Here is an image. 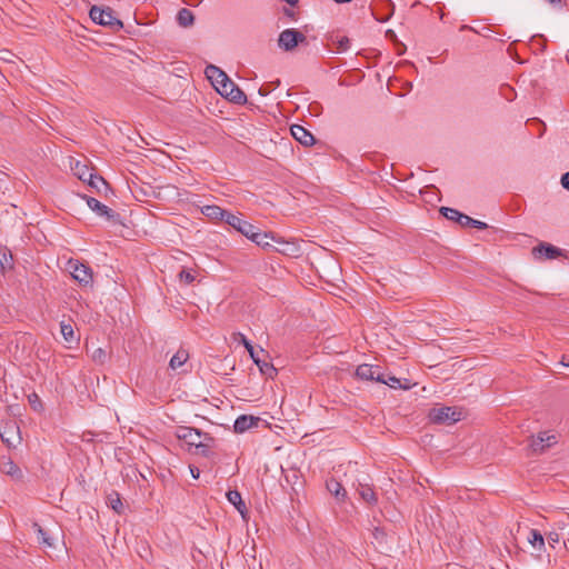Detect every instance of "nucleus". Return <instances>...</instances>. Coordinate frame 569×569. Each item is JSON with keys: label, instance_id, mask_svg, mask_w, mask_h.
I'll use <instances>...</instances> for the list:
<instances>
[{"label": "nucleus", "instance_id": "nucleus-54", "mask_svg": "<svg viewBox=\"0 0 569 569\" xmlns=\"http://www.w3.org/2000/svg\"><path fill=\"white\" fill-rule=\"evenodd\" d=\"M568 545H569V539L565 542L566 548H569Z\"/></svg>", "mask_w": 569, "mask_h": 569}, {"label": "nucleus", "instance_id": "nucleus-8", "mask_svg": "<svg viewBox=\"0 0 569 569\" xmlns=\"http://www.w3.org/2000/svg\"><path fill=\"white\" fill-rule=\"evenodd\" d=\"M0 437L8 448H16L22 440L19 426L16 421L3 423L0 429Z\"/></svg>", "mask_w": 569, "mask_h": 569}, {"label": "nucleus", "instance_id": "nucleus-39", "mask_svg": "<svg viewBox=\"0 0 569 569\" xmlns=\"http://www.w3.org/2000/svg\"><path fill=\"white\" fill-rule=\"evenodd\" d=\"M96 363L103 365L107 360V352L102 348H97L91 356Z\"/></svg>", "mask_w": 569, "mask_h": 569}, {"label": "nucleus", "instance_id": "nucleus-42", "mask_svg": "<svg viewBox=\"0 0 569 569\" xmlns=\"http://www.w3.org/2000/svg\"><path fill=\"white\" fill-rule=\"evenodd\" d=\"M547 540L550 547L555 548V545L559 542L560 536L556 531H551L547 535Z\"/></svg>", "mask_w": 569, "mask_h": 569}, {"label": "nucleus", "instance_id": "nucleus-31", "mask_svg": "<svg viewBox=\"0 0 569 569\" xmlns=\"http://www.w3.org/2000/svg\"><path fill=\"white\" fill-rule=\"evenodd\" d=\"M32 528L36 531L37 539L40 543H43L48 547L53 546L51 538L48 536V533L44 531V529L38 522H33Z\"/></svg>", "mask_w": 569, "mask_h": 569}, {"label": "nucleus", "instance_id": "nucleus-4", "mask_svg": "<svg viewBox=\"0 0 569 569\" xmlns=\"http://www.w3.org/2000/svg\"><path fill=\"white\" fill-rule=\"evenodd\" d=\"M439 211L445 218H447L448 220L458 222L461 227H470V228H476L479 230H485L488 228V224L486 222L473 219V218L460 212L457 209L449 208V207H441Z\"/></svg>", "mask_w": 569, "mask_h": 569}, {"label": "nucleus", "instance_id": "nucleus-45", "mask_svg": "<svg viewBox=\"0 0 569 569\" xmlns=\"http://www.w3.org/2000/svg\"><path fill=\"white\" fill-rule=\"evenodd\" d=\"M271 91V88H269V86H262L260 89H259V94L260 96H267L269 92Z\"/></svg>", "mask_w": 569, "mask_h": 569}, {"label": "nucleus", "instance_id": "nucleus-14", "mask_svg": "<svg viewBox=\"0 0 569 569\" xmlns=\"http://www.w3.org/2000/svg\"><path fill=\"white\" fill-rule=\"evenodd\" d=\"M248 239L263 250L272 251L274 249V246L269 242V240H272L273 242L276 240V234L273 232H262L257 228L253 233L248 236Z\"/></svg>", "mask_w": 569, "mask_h": 569}, {"label": "nucleus", "instance_id": "nucleus-38", "mask_svg": "<svg viewBox=\"0 0 569 569\" xmlns=\"http://www.w3.org/2000/svg\"><path fill=\"white\" fill-rule=\"evenodd\" d=\"M236 83L230 79V78H227L224 80V82H222L219 87H217V91L222 96V97H228L229 94V89L230 88H233Z\"/></svg>", "mask_w": 569, "mask_h": 569}, {"label": "nucleus", "instance_id": "nucleus-12", "mask_svg": "<svg viewBox=\"0 0 569 569\" xmlns=\"http://www.w3.org/2000/svg\"><path fill=\"white\" fill-rule=\"evenodd\" d=\"M556 442V436L549 435L546 431L539 432L537 437H531L530 449L533 453H542Z\"/></svg>", "mask_w": 569, "mask_h": 569}, {"label": "nucleus", "instance_id": "nucleus-49", "mask_svg": "<svg viewBox=\"0 0 569 569\" xmlns=\"http://www.w3.org/2000/svg\"><path fill=\"white\" fill-rule=\"evenodd\" d=\"M269 88H271V90L278 86H280V80L277 79L276 81H272L270 83H268Z\"/></svg>", "mask_w": 569, "mask_h": 569}, {"label": "nucleus", "instance_id": "nucleus-36", "mask_svg": "<svg viewBox=\"0 0 569 569\" xmlns=\"http://www.w3.org/2000/svg\"><path fill=\"white\" fill-rule=\"evenodd\" d=\"M372 538L379 546L387 545V532L382 527H375L372 530Z\"/></svg>", "mask_w": 569, "mask_h": 569}, {"label": "nucleus", "instance_id": "nucleus-24", "mask_svg": "<svg viewBox=\"0 0 569 569\" xmlns=\"http://www.w3.org/2000/svg\"><path fill=\"white\" fill-rule=\"evenodd\" d=\"M329 41L332 46H336V52L338 53L346 52L350 48V39L347 36L332 33Z\"/></svg>", "mask_w": 569, "mask_h": 569}, {"label": "nucleus", "instance_id": "nucleus-22", "mask_svg": "<svg viewBox=\"0 0 569 569\" xmlns=\"http://www.w3.org/2000/svg\"><path fill=\"white\" fill-rule=\"evenodd\" d=\"M357 491L361 499L366 501L370 506H375L378 502L377 495L372 488V486L367 483H359Z\"/></svg>", "mask_w": 569, "mask_h": 569}, {"label": "nucleus", "instance_id": "nucleus-35", "mask_svg": "<svg viewBox=\"0 0 569 569\" xmlns=\"http://www.w3.org/2000/svg\"><path fill=\"white\" fill-rule=\"evenodd\" d=\"M60 330H61V335L63 336V339L68 342V343H71L76 340L74 338V331H73V328L70 323H66L64 321H61L60 322Z\"/></svg>", "mask_w": 569, "mask_h": 569}, {"label": "nucleus", "instance_id": "nucleus-26", "mask_svg": "<svg viewBox=\"0 0 569 569\" xmlns=\"http://www.w3.org/2000/svg\"><path fill=\"white\" fill-rule=\"evenodd\" d=\"M177 22L183 28L191 27L194 22V14L191 10L182 8L177 13Z\"/></svg>", "mask_w": 569, "mask_h": 569}, {"label": "nucleus", "instance_id": "nucleus-40", "mask_svg": "<svg viewBox=\"0 0 569 569\" xmlns=\"http://www.w3.org/2000/svg\"><path fill=\"white\" fill-rule=\"evenodd\" d=\"M179 279L180 281L184 282L186 284H190L194 281L196 277L192 274L190 270L182 269L179 272Z\"/></svg>", "mask_w": 569, "mask_h": 569}, {"label": "nucleus", "instance_id": "nucleus-52", "mask_svg": "<svg viewBox=\"0 0 569 569\" xmlns=\"http://www.w3.org/2000/svg\"><path fill=\"white\" fill-rule=\"evenodd\" d=\"M387 6H388V7H391V8L393 9V3H392V2L388 1V2H387Z\"/></svg>", "mask_w": 569, "mask_h": 569}, {"label": "nucleus", "instance_id": "nucleus-29", "mask_svg": "<svg viewBox=\"0 0 569 569\" xmlns=\"http://www.w3.org/2000/svg\"><path fill=\"white\" fill-rule=\"evenodd\" d=\"M107 505L114 510L118 515L123 512V505L121 501V497L117 491H111L107 496Z\"/></svg>", "mask_w": 569, "mask_h": 569}, {"label": "nucleus", "instance_id": "nucleus-46", "mask_svg": "<svg viewBox=\"0 0 569 569\" xmlns=\"http://www.w3.org/2000/svg\"><path fill=\"white\" fill-rule=\"evenodd\" d=\"M283 13H284V16H287V17H289L291 19H296V13L291 9H288V8L284 7L283 8Z\"/></svg>", "mask_w": 569, "mask_h": 569}, {"label": "nucleus", "instance_id": "nucleus-6", "mask_svg": "<svg viewBox=\"0 0 569 569\" xmlns=\"http://www.w3.org/2000/svg\"><path fill=\"white\" fill-rule=\"evenodd\" d=\"M72 278L81 286L87 287L92 283V270L89 266L79 262L78 260H69L68 262Z\"/></svg>", "mask_w": 569, "mask_h": 569}, {"label": "nucleus", "instance_id": "nucleus-44", "mask_svg": "<svg viewBox=\"0 0 569 569\" xmlns=\"http://www.w3.org/2000/svg\"><path fill=\"white\" fill-rule=\"evenodd\" d=\"M201 440H202L203 442H209L210 445H212V443L214 442V438H213L210 433H208V432H203V431H202V438H201Z\"/></svg>", "mask_w": 569, "mask_h": 569}, {"label": "nucleus", "instance_id": "nucleus-20", "mask_svg": "<svg viewBox=\"0 0 569 569\" xmlns=\"http://www.w3.org/2000/svg\"><path fill=\"white\" fill-rule=\"evenodd\" d=\"M0 471L4 475L12 477L13 479H21V469L10 459L3 457L0 461Z\"/></svg>", "mask_w": 569, "mask_h": 569}, {"label": "nucleus", "instance_id": "nucleus-27", "mask_svg": "<svg viewBox=\"0 0 569 569\" xmlns=\"http://www.w3.org/2000/svg\"><path fill=\"white\" fill-rule=\"evenodd\" d=\"M13 268V257L7 248L0 249V272L4 273L7 270Z\"/></svg>", "mask_w": 569, "mask_h": 569}, {"label": "nucleus", "instance_id": "nucleus-50", "mask_svg": "<svg viewBox=\"0 0 569 569\" xmlns=\"http://www.w3.org/2000/svg\"><path fill=\"white\" fill-rule=\"evenodd\" d=\"M190 470H191L192 477L197 479L199 477V469L198 468H194V469L190 468Z\"/></svg>", "mask_w": 569, "mask_h": 569}, {"label": "nucleus", "instance_id": "nucleus-19", "mask_svg": "<svg viewBox=\"0 0 569 569\" xmlns=\"http://www.w3.org/2000/svg\"><path fill=\"white\" fill-rule=\"evenodd\" d=\"M228 501L234 506V508L239 511L243 519H246L248 513V508L242 500L241 493L238 490H229L227 493Z\"/></svg>", "mask_w": 569, "mask_h": 569}, {"label": "nucleus", "instance_id": "nucleus-17", "mask_svg": "<svg viewBox=\"0 0 569 569\" xmlns=\"http://www.w3.org/2000/svg\"><path fill=\"white\" fill-rule=\"evenodd\" d=\"M201 212L203 216L212 219L220 220L227 222V216H230L231 212L222 209L217 204H207L201 208Z\"/></svg>", "mask_w": 569, "mask_h": 569}, {"label": "nucleus", "instance_id": "nucleus-32", "mask_svg": "<svg viewBox=\"0 0 569 569\" xmlns=\"http://www.w3.org/2000/svg\"><path fill=\"white\" fill-rule=\"evenodd\" d=\"M90 187L94 188L98 192H101V187H103L106 190H108L109 183L103 179V177L98 176L96 173L90 174L88 178V181Z\"/></svg>", "mask_w": 569, "mask_h": 569}, {"label": "nucleus", "instance_id": "nucleus-47", "mask_svg": "<svg viewBox=\"0 0 569 569\" xmlns=\"http://www.w3.org/2000/svg\"><path fill=\"white\" fill-rule=\"evenodd\" d=\"M559 365L562 366V367H568L569 368V358L563 356L562 360L559 362Z\"/></svg>", "mask_w": 569, "mask_h": 569}, {"label": "nucleus", "instance_id": "nucleus-16", "mask_svg": "<svg viewBox=\"0 0 569 569\" xmlns=\"http://www.w3.org/2000/svg\"><path fill=\"white\" fill-rule=\"evenodd\" d=\"M259 420V418L253 416L241 415L236 419L233 430L237 433H243L250 428L258 426Z\"/></svg>", "mask_w": 569, "mask_h": 569}, {"label": "nucleus", "instance_id": "nucleus-43", "mask_svg": "<svg viewBox=\"0 0 569 569\" xmlns=\"http://www.w3.org/2000/svg\"><path fill=\"white\" fill-rule=\"evenodd\" d=\"M560 183L563 189L569 191V171L565 172L560 178Z\"/></svg>", "mask_w": 569, "mask_h": 569}, {"label": "nucleus", "instance_id": "nucleus-33", "mask_svg": "<svg viewBox=\"0 0 569 569\" xmlns=\"http://www.w3.org/2000/svg\"><path fill=\"white\" fill-rule=\"evenodd\" d=\"M72 170L74 171V174L82 180L83 182L88 181V178L90 174H93L87 164L81 163L80 161L76 162V166L72 167Z\"/></svg>", "mask_w": 569, "mask_h": 569}, {"label": "nucleus", "instance_id": "nucleus-51", "mask_svg": "<svg viewBox=\"0 0 569 569\" xmlns=\"http://www.w3.org/2000/svg\"><path fill=\"white\" fill-rule=\"evenodd\" d=\"M289 6L295 7L299 0H284Z\"/></svg>", "mask_w": 569, "mask_h": 569}, {"label": "nucleus", "instance_id": "nucleus-10", "mask_svg": "<svg viewBox=\"0 0 569 569\" xmlns=\"http://www.w3.org/2000/svg\"><path fill=\"white\" fill-rule=\"evenodd\" d=\"M356 377L366 381H385V371L380 366L362 363L357 367Z\"/></svg>", "mask_w": 569, "mask_h": 569}, {"label": "nucleus", "instance_id": "nucleus-15", "mask_svg": "<svg viewBox=\"0 0 569 569\" xmlns=\"http://www.w3.org/2000/svg\"><path fill=\"white\" fill-rule=\"evenodd\" d=\"M292 137L300 142L302 146H312L316 143L313 134L307 130L303 126L293 124L290 128Z\"/></svg>", "mask_w": 569, "mask_h": 569}, {"label": "nucleus", "instance_id": "nucleus-23", "mask_svg": "<svg viewBox=\"0 0 569 569\" xmlns=\"http://www.w3.org/2000/svg\"><path fill=\"white\" fill-rule=\"evenodd\" d=\"M326 487L328 489V491L335 496V498L338 500V501H343L347 497V491L346 489L343 488V486L337 481L335 478H331L329 480H327L326 482Z\"/></svg>", "mask_w": 569, "mask_h": 569}, {"label": "nucleus", "instance_id": "nucleus-2", "mask_svg": "<svg viewBox=\"0 0 569 569\" xmlns=\"http://www.w3.org/2000/svg\"><path fill=\"white\" fill-rule=\"evenodd\" d=\"M89 17L94 23L108 27L114 32L123 28V22L114 16V11L110 7L100 8L92 6Z\"/></svg>", "mask_w": 569, "mask_h": 569}, {"label": "nucleus", "instance_id": "nucleus-28", "mask_svg": "<svg viewBox=\"0 0 569 569\" xmlns=\"http://www.w3.org/2000/svg\"><path fill=\"white\" fill-rule=\"evenodd\" d=\"M379 382L387 385L388 387H390L392 389L407 390L410 388L407 379H405V383H402V381L399 378L391 376L389 373H386V372H385V381H379Z\"/></svg>", "mask_w": 569, "mask_h": 569}, {"label": "nucleus", "instance_id": "nucleus-34", "mask_svg": "<svg viewBox=\"0 0 569 569\" xmlns=\"http://www.w3.org/2000/svg\"><path fill=\"white\" fill-rule=\"evenodd\" d=\"M529 542L536 548L541 549L545 546L543 536L537 529H531L528 537Z\"/></svg>", "mask_w": 569, "mask_h": 569}, {"label": "nucleus", "instance_id": "nucleus-30", "mask_svg": "<svg viewBox=\"0 0 569 569\" xmlns=\"http://www.w3.org/2000/svg\"><path fill=\"white\" fill-rule=\"evenodd\" d=\"M227 99L238 104H244L247 102L246 93L237 84L229 89Z\"/></svg>", "mask_w": 569, "mask_h": 569}, {"label": "nucleus", "instance_id": "nucleus-21", "mask_svg": "<svg viewBox=\"0 0 569 569\" xmlns=\"http://www.w3.org/2000/svg\"><path fill=\"white\" fill-rule=\"evenodd\" d=\"M276 243H278L280 247H274L272 251L287 254V256H295L299 251V247L296 242L287 241L283 238L276 236Z\"/></svg>", "mask_w": 569, "mask_h": 569}, {"label": "nucleus", "instance_id": "nucleus-9", "mask_svg": "<svg viewBox=\"0 0 569 569\" xmlns=\"http://www.w3.org/2000/svg\"><path fill=\"white\" fill-rule=\"evenodd\" d=\"M174 436L190 449L191 447H198V441L202 438V431L193 427L179 426L174 431Z\"/></svg>", "mask_w": 569, "mask_h": 569}, {"label": "nucleus", "instance_id": "nucleus-3", "mask_svg": "<svg viewBox=\"0 0 569 569\" xmlns=\"http://www.w3.org/2000/svg\"><path fill=\"white\" fill-rule=\"evenodd\" d=\"M300 44H308L307 37L300 30L289 28L279 33L278 47L281 50L291 52Z\"/></svg>", "mask_w": 569, "mask_h": 569}, {"label": "nucleus", "instance_id": "nucleus-7", "mask_svg": "<svg viewBox=\"0 0 569 569\" xmlns=\"http://www.w3.org/2000/svg\"><path fill=\"white\" fill-rule=\"evenodd\" d=\"M82 198L86 200L88 207L94 211L98 216L106 218L107 220L113 222V223H120V214L102 202H100L98 199L90 197V196H82Z\"/></svg>", "mask_w": 569, "mask_h": 569}, {"label": "nucleus", "instance_id": "nucleus-41", "mask_svg": "<svg viewBox=\"0 0 569 569\" xmlns=\"http://www.w3.org/2000/svg\"><path fill=\"white\" fill-rule=\"evenodd\" d=\"M210 448L211 445L209 442H203L202 440H199L198 447L196 449H198L203 457H209L211 455Z\"/></svg>", "mask_w": 569, "mask_h": 569}, {"label": "nucleus", "instance_id": "nucleus-18", "mask_svg": "<svg viewBox=\"0 0 569 569\" xmlns=\"http://www.w3.org/2000/svg\"><path fill=\"white\" fill-rule=\"evenodd\" d=\"M204 73L216 89L229 78L223 70L213 64L207 66Z\"/></svg>", "mask_w": 569, "mask_h": 569}, {"label": "nucleus", "instance_id": "nucleus-25", "mask_svg": "<svg viewBox=\"0 0 569 569\" xmlns=\"http://www.w3.org/2000/svg\"><path fill=\"white\" fill-rule=\"evenodd\" d=\"M189 359V352L186 349L180 348L170 359L169 366L172 370H177L182 367Z\"/></svg>", "mask_w": 569, "mask_h": 569}, {"label": "nucleus", "instance_id": "nucleus-37", "mask_svg": "<svg viewBox=\"0 0 569 569\" xmlns=\"http://www.w3.org/2000/svg\"><path fill=\"white\" fill-rule=\"evenodd\" d=\"M28 401H29L30 407L34 411H37V412L43 411L42 401H41L40 397L36 392H32V393H30L28 396Z\"/></svg>", "mask_w": 569, "mask_h": 569}, {"label": "nucleus", "instance_id": "nucleus-5", "mask_svg": "<svg viewBox=\"0 0 569 569\" xmlns=\"http://www.w3.org/2000/svg\"><path fill=\"white\" fill-rule=\"evenodd\" d=\"M462 412L455 407L432 408L429 419L438 425H452L461 420Z\"/></svg>", "mask_w": 569, "mask_h": 569}, {"label": "nucleus", "instance_id": "nucleus-11", "mask_svg": "<svg viewBox=\"0 0 569 569\" xmlns=\"http://www.w3.org/2000/svg\"><path fill=\"white\" fill-rule=\"evenodd\" d=\"M532 253L536 258H543L547 260L557 259L559 257H566V253L562 249L549 242H540L538 246L533 247Z\"/></svg>", "mask_w": 569, "mask_h": 569}, {"label": "nucleus", "instance_id": "nucleus-53", "mask_svg": "<svg viewBox=\"0 0 569 569\" xmlns=\"http://www.w3.org/2000/svg\"><path fill=\"white\" fill-rule=\"evenodd\" d=\"M460 29L465 30V29H468V27L466 24H462Z\"/></svg>", "mask_w": 569, "mask_h": 569}, {"label": "nucleus", "instance_id": "nucleus-48", "mask_svg": "<svg viewBox=\"0 0 569 569\" xmlns=\"http://www.w3.org/2000/svg\"><path fill=\"white\" fill-rule=\"evenodd\" d=\"M372 14H373L375 19L377 21H380V22L387 21L389 19V16H390V14H388V16H386L383 18H379V17L376 16V13L373 11H372Z\"/></svg>", "mask_w": 569, "mask_h": 569}, {"label": "nucleus", "instance_id": "nucleus-1", "mask_svg": "<svg viewBox=\"0 0 569 569\" xmlns=\"http://www.w3.org/2000/svg\"><path fill=\"white\" fill-rule=\"evenodd\" d=\"M234 340L239 341L240 343H242L244 346V348L249 352L252 361L258 366L260 372L263 376L272 379L277 375V369L273 367V365L270 362H267L264 359H262L260 357V355L264 353L263 349H260V351H256L252 343L241 332H238L234 335Z\"/></svg>", "mask_w": 569, "mask_h": 569}, {"label": "nucleus", "instance_id": "nucleus-13", "mask_svg": "<svg viewBox=\"0 0 569 569\" xmlns=\"http://www.w3.org/2000/svg\"><path fill=\"white\" fill-rule=\"evenodd\" d=\"M226 223L228 226H230L231 228H233L239 233H241L242 236H244L247 239H248V236H250V233H253L254 230L257 229L256 226H253L252 223H250L247 220L241 219L239 216H236L233 213H231L230 216H227Z\"/></svg>", "mask_w": 569, "mask_h": 569}]
</instances>
